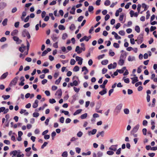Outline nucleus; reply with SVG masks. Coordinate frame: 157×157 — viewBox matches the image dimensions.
Wrapping results in <instances>:
<instances>
[{"instance_id":"1","label":"nucleus","mask_w":157,"mask_h":157,"mask_svg":"<svg viewBox=\"0 0 157 157\" xmlns=\"http://www.w3.org/2000/svg\"><path fill=\"white\" fill-rule=\"evenodd\" d=\"M122 106L123 104L122 103H120L117 106L114 110V112L116 115L120 113Z\"/></svg>"},{"instance_id":"2","label":"nucleus","mask_w":157,"mask_h":157,"mask_svg":"<svg viewBox=\"0 0 157 157\" xmlns=\"http://www.w3.org/2000/svg\"><path fill=\"white\" fill-rule=\"evenodd\" d=\"M22 35L23 37H25L27 36V38L29 39L30 38L31 36L29 33L26 29H24L23 30L22 33Z\"/></svg>"},{"instance_id":"3","label":"nucleus","mask_w":157,"mask_h":157,"mask_svg":"<svg viewBox=\"0 0 157 157\" xmlns=\"http://www.w3.org/2000/svg\"><path fill=\"white\" fill-rule=\"evenodd\" d=\"M101 103L98 102L97 103L95 107V111L96 112L101 113H102V110H99L101 107Z\"/></svg>"},{"instance_id":"4","label":"nucleus","mask_w":157,"mask_h":157,"mask_svg":"<svg viewBox=\"0 0 157 157\" xmlns=\"http://www.w3.org/2000/svg\"><path fill=\"white\" fill-rule=\"evenodd\" d=\"M19 77L18 76L15 77L13 80L11 81L10 84V86H15L16 85L18 80Z\"/></svg>"},{"instance_id":"5","label":"nucleus","mask_w":157,"mask_h":157,"mask_svg":"<svg viewBox=\"0 0 157 157\" xmlns=\"http://www.w3.org/2000/svg\"><path fill=\"white\" fill-rule=\"evenodd\" d=\"M76 60L77 61H78V64L81 65L82 63L83 59L81 57L77 56L75 57Z\"/></svg>"},{"instance_id":"6","label":"nucleus","mask_w":157,"mask_h":157,"mask_svg":"<svg viewBox=\"0 0 157 157\" xmlns=\"http://www.w3.org/2000/svg\"><path fill=\"white\" fill-rule=\"evenodd\" d=\"M13 39L16 42V43L17 44H20L22 42V40L16 36H14Z\"/></svg>"},{"instance_id":"7","label":"nucleus","mask_w":157,"mask_h":157,"mask_svg":"<svg viewBox=\"0 0 157 157\" xmlns=\"http://www.w3.org/2000/svg\"><path fill=\"white\" fill-rule=\"evenodd\" d=\"M117 145H112L109 148V149L113 151H116L117 150Z\"/></svg>"},{"instance_id":"8","label":"nucleus","mask_w":157,"mask_h":157,"mask_svg":"<svg viewBox=\"0 0 157 157\" xmlns=\"http://www.w3.org/2000/svg\"><path fill=\"white\" fill-rule=\"evenodd\" d=\"M139 127V125L137 124L136 126L134 127L133 129L131 131V133H133L136 132L138 130Z\"/></svg>"},{"instance_id":"9","label":"nucleus","mask_w":157,"mask_h":157,"mask_svg":"<svg viewBox=\"0 0 157 157\" xmlns=\"http://www.w3.org/2000/svg\"><path fill=\"white\" fill-rule=\"evenodd\" d=\"M26 47L23 44L21 45V46L19 48V51L21 52H23L26 49Z\"/></svg>"},{"instance_id":"10","label":"nucleus","mask_w":157,"mask_h":157,"mask_svg":"<svg viewBox=\"0 0 157 157\" xmlns=\"http://www.w3.org/2000/svg\"><path fill=\"white\" fill-rule=\"evenodd\" d=\"M97 129H93L92 131H89L88 132V134L89 136H90L91 135H94L97 132Z\"/></svg>"},{"instance_id":"11","label":"nucleus","mask_w":157,"mask_h":157,"mask_svg":"<svg viewBox=\"0 0 157 157\" xmlns=\"http://www.w3.org/2000/svg\"><path fill=\"white\" fill-rule=\"evenodd\" d=\"M126 53H124L123 54H121L120 56V59L122 60H125L126 58Z\"/></svg>"},{"instance_id":"12","label":"nucleus","mask_w":157,"mask_h":157,"mask_svg":"<svg viewBox=\"0 0 157 157\" xmlns=\"http://www.w3.org/2000/svg\"><path fill=\"white\" fill-rule=\"evenodd\" d=\"M131 79L132 80V83L133 84H134L135 83L138 81V78L137 76H136L132 78Z\"/></svg>"},{"instance_id":"13","label":"nucleus","mask_w":157,"mask_h":157,"mask_svg":"<svg viewBox=\"0 0 157 157\" xmlns=\"http://www.w3.org/2000/svg\"><path fill=\"white\" fill-rule=\"evenodd\" d=\"M8 74V72H6V73H4L1 75L0 78V79L2 80L5 78L7 76Z\"/></svg>"},{"instance_id":"14","label":"nucleus","mask_w":157,"mask_h":157,"mask_svg":"<svg viewBox=\"0 0 157 157\" xmlns=\"http://www.w3.org/2000/svg\"><path fill=\"white\" fill-rule=\"evenodd\" d=\"M75 51L78 54L81 53L82 52V51L81 50L79 46H76L75 49Z\"/></svg>"},{"instance_id":"15","label":"nucleus","mask_w":157,"mask_h":157,"mask_svg":"<svg viewBox=\"0 0 157 157\" xmlns=\"http://www.w3.org/2000/svg\"><path fill=\"white\" fill-rule=\"evenodd\" d=\"M62 94V92L61 89L58 90L56 92L55 95L58 96L59 97H60Z\"/></svg>"},{"instance_id":"16","label":"nucleus","mask_w":157,"mask_h":157,"mask_svg":"<svg viewBox=\"0 0 157 157\" xmlns=\"http://www.w3.org/2000/svg\"><path fill=\"white\" fill-rule=\"evenodd\" d=\"M85 71L84 72V75L86 74L88 72V70L87 69V68L85 66L83 67L82 68V71Z\"/></svg>"},{"instance_id":"17","label":"nucleus","mask_w":157,"mask_h":157,"mask_svg":"<svg viewBox=\"0 0 157 157\" xmlns=\"http://www.w3.org/2000/svg\"><path fill=\"white\" fill-rule=\"evenodd\" d=\"M38 100H36L33 105V107L34 108H36L38 106Z\"/></svg>"},{"instance_id":"18","label":"nucleus","mask_w":157,"mask_h":157,"mask_svg":"<svg viewBox=\"0 0 157 157\" xmlns=\"http://www.w3.org/2000/svg\"><path fill=\"white\" fill-rule=\"evenodd\" d=\"M53 40L55 42L56 41L58 38L59 37H57L56 35L53 34L51 36Z\"/></svg>"},{"instance_id":"19","label":"nucleus","mask_w":157,"mask_h":157,"mask_svg":"<svg viewBox=\"0 0 157 157\" xmlns=\"http://www.w3.org/2000/svg\"><path fill=\"white\" fill-rule=\"evenodd\" d=\"M18 33V31L17 29L13 30L11 33V35L13 36L16 35Z\"/></svg>"},{"instance_id":"20","label":"nucleus","mask_w":157,"mask_h":157,"mask_svg":"<svg viewBox=\"0 0 157 157\" xmlns=\"http://www.w3.org/2000/svg\"><path fill=\"white\" fill-rule=\"evenodd\" d=\"M142 7L143 8H144V11H146L148 8V6H147V5H146L145 3H143L142 4Z\"/></svg>"},{"instance_id":"21","label":"nucleus","mask_w":157,"mask_h":157,"mask_svg":"<svg viewBox=\"0 0 157 157\" xmlns=\"http://www.w3.org/2000/svg\"><path fill=\"white\" fill-rule=\"evenodd\" d=\"M21 152L20 150H18L17 153V157H24V155L23 154H21Z\"/></svg>"},{"instance_id":"22","label":"nucleus","mask_w":157,"mask_h":157,"mask_svg":"<svg viewBox=\"0 0 157 157\" xmlns=\"http://www.w3.org/2000/svg\"><path fill=\"white\" fill-rule=\"evenodd\" d=\"M106 89H104L103 90L100 91L99 93V94L101 95H103L106 94Z\"/></svg>"},{"instance_id":"23","label":"nucleus","mask_w":157,"mask_h":157,"mask_svg":"<svg viewBox=\"0 0 157 157\" xmlns=\"http://www.w3.org/2000/svg\"><path fill=\"white\" fill-rule=\"evenodd\" d=\"M82 111V109H79L77 110L73 114L74 116H75L80 113Z\"/></svg>"},{"instance_id":"24","label":"nucleus","mask_w":157,"mask_h":157,"mask_svg":"<svg viewBox=\"0 0 157 157\" xmlns=\"http://www.w3.org/2000/svg\"><path fill=\"white\" fill-rule=\"evenodd\" d=\"M125 60L119 59L118 62V64L120 66H122Z\"/></svg>"},{"instance_id":"25","label":"nucleus","mask_w":157,"mask_h":157,"mask_svg":"<svg viewBox=\"0 0 157 157\" xmlns=\"http://www.w3.org/2000/svg\"><path fill=\"white\" fill-rule=\"evenodd\" d=\"M75 6H73L70 11V13L71 14H75Z\"/></svg>"},{"instance_id":"26","label":"nucleus","mask_w":157,"mask_h":157,"mask_svg":"<svg viewBox=\"0 0 157 157\" xmlns=\"http://www.w3.org/2000/svg\"><path fill=\"white\" fill-rule=\"evenodd\" d=\"M17 152H18V150L17 151L14 150V151H11L10 152V154H13V155L12 156V157H13V156H16V155H17Z\"/></svg>"},{"instance_id":"27","label":"nucleus","mask_w":157,"mask_h":157,"mask_svg":"<svg viewBox=\"0 0 157 157\" xmlns=\"http://www.w3.org/2000/svg\"><path fill=\"white\" fill-rule=\"evenodd\" d=\"M8 19L7 18L5 19L2 22V24L3 26H5L7 25Z\"/></svg>"},{"instance_id":"28","label":"nucleus","mask_w":157,"mask_h":157,"mask_svg":"<svg viewBox=\"0 0 157 157\" xmlns=\"http://www.w3.org/2000/svg\"><path fill=\"white\" fill-rule=\"evenodd\" d=\"M87 116V113H85L84 114L80 116V118L82 119H85L86 118Z\"/></svg>"},{"instance_id":"29","label":"nucleus","mask_w":157,"mask_h":157,"mask_svg":"<svg viewBox=\"0 0 157 157\" xmlns=\"http://www.w3.org/2000/svg\"><path fill=\"white\" fill-rule=\"evenodd\" d=\"M58 28L59 30H64L65 29V27L63 25H59Z\"/></svg>"},{"instance_id":"30","label":"nucleus","mask_w":157,"mask_h":157,"mask_svg":"<svg viewBox=\"0 0 157 157\" xmlns=\"http://www.w3.org/2000/svg\"><path fill=\"white\" fill-rule=\"evenodd\" d=\"M67 155L68 153L67 151H64L62 154V156L63 157H67Z\"/></svg>"},{"instance_id":"31","label":"nucleus","mask_w":157,"mask_h":157,"mask_svg":"<svg viewBox=\"0 0 157 157\" xmlns=\"http://www.w3.org/2000/svg\"><path fill=\"white\" fill-rule=\"evenodd\" d=\"M79 68L78 66H75L74 67L73 69V71H74L77 72L79 71Z\"/></svg>"},{"instance_id":"32","label":"nucleus","mask_w":157,"mask_h":157,"mask_svg":"<svg viewBox=\"0 0 157 157\" xmlns=\"http://www.w3.org/2000/svg\"><path fill=\"white\" fill-rule=\"evenodd\" d=\"M135 57H131L130 56H129L128 58V60L129 61H132L134 60L135 59Z\"/></svg>"},{"instance_id":"33","label":"nucleus","mask_w":157,"mask_h":157,"mask_svg":"<svg viewBox=\"0 0 157 157\" xmlns=\"http://www.w3.org/2000/svg\"><path fill=\"white\" fill-rule=\"evenodd\" d=\"M108 61L106 59V60H104L102 61L101 62V64L102 65H106L107 64V63H108Z\"/></svg>"},{"instance_id":"34","label":"nucleus","mask_w":157,"mask_h":157,"mask_svg":"<svg viewBox=\"0 0 157 157\" xmlns=\"http://www.w3.org/2000/svg\"><path fill=\"white\" fill-rule=\"evenodd\" d=\"M124 78L125 77H124L123 78V80H124V82L126 83H129L130 81L129 79L128 78Z\"/></svg>"},{"instance_id":"35","label":"nucleus","mask_w":157,"mask_h":157,"mask_svg":"<svg viewBox=\"0 0 157 157\" xmlns=\"http://www.w3.org/2000/svg\"><path fill=\"white\" fill-rule=\"evenodd\" d=\"M110 4V2L109 0H106L104 3V4L106 6H108Z\"/></svg>"},{"instance_id":"36","label":"nucleus","mask_w":157,"mask_h":157,"mask_svg":"<svg viewBox=\"0 0 157 157\" xmlns=\"http://www.w3.org/2000/svg\"><path fill=\"white\" fill-rule=\"evenodd\" d=\"M61 77H60L58 79H57L56 80V82H55V84H57V85H58L59 84V83H60V81L61 80Z\"/></svg>"},{"instance_id":"37","label":"nucleus","mask_w":157,"mask_h":157,"mask_svg":"<svg viewBox=\"0 0 157 157\" xmlns=\"http://www.w3.org/2000/svg\"><path fill=\"white\" fill-rule=\"evenodd\" d=\"M135 30L137 32L139 33L140 31L139 27L138 25L136 26L135 28Z\"/></svg>"},{"instance_id":"38","label":"nucleus","mask_w":157,"mask_h":157,"mask_svg":"<svg viewBox=\"0 0 157 157\" xmlns=\"http://www.w3.org/2000/svg\"><path fill=\"white\" fill-rule=\"evenodd\" d=\"M97 156L98 157H101L103 156V153L101 151H98L97 153Z\"/></svg>"},{"instance_id":"39","label":"nucleus","mask_w":157,"mask_h":157,"mask_svg":"<svg viewBox=\"0 0 157 157\" xmlns=\"http://www.w3.org/2000/svg\"><path fill=\"white\" fill-rule=\"evenodd\" d=\"M2 97L4 100H6L10 98V96L9 95H3Z\"/></svg>"},{"instance_id":"40","label":"nucleus","mask_w":157,"mask_h":157,"mask_svg":"<svg viewBox=\"0 0 157 157\" xmlns=\"http://www.w3.org/2000/svg\"><path fill=\"white\" fill-rule=\"evenodd\" d=\"M147 15L146 16V19H148L149 18V17L150 16V12L149 10L147 11L146 12Z\"/></svg>"},{"instance_id":"41","label":"nucleus","mask_w":157,"mask_h":157,"mask_svg":"<svg viewBox=\"0 0 157 157\" xmlns=\"http://www.w3.org/2000/svg\"><path fill=\"white\" fill-rule=\"evenodd\" d=\"M124 111L125 114H128L129 113V111L128 109L126 108L124 110Z\"/></svg>"},{"instance_id":"42","label":"nucleus","mask_w":157,"mask_h":157,"mask_svg":"<svg viewBox=\"0 0 157 157\" xmlns=\"http://www.w3.org/2000/svg\"><path fill=\"white\" fill-rule=\"evenodd\" d=\"M67 37V35L66 33H63V35L62 38L63 40H65Z\"/></svg>"},{"instance_id":"43","label":"nucleus","mask_w":157,"mask_h":157,"mask_svg":"<svg viewBox=\"0 0 157 157\" xmlns=\"http://www.w3.org/2000/svg\"><path fill=\"white\" fill-rule=\"evenodd\" d=\"M49 102L51 104H53L55 103L56 102V101L54 98L50 99L49 100Z\"/></svg>"},{"instance_id":"44","label":"nucleus","mask_w":157,"mask_h":157,"mask_svg":"<svg viewBox=\"0 0 157 157\" xmlns=\"http://www.w3.org/2000/svg\"><path fill=\"white\" fill-rule=\"evenodd\" d=\"M107 154L109 155H113L114 152L112 151H108L107 152Z\"/></svg>"},{"instance_id":"45","label":"nucleus","mask_w":157,"mask_h":157,"mask_svg":"<svg viewBox=\"0 0 157 157\" xmlns=\"http://www.w3.org/2000/svg\"><path fill=\"white\" fill-rule=\"evenodd\" d=\"M142 66L141 65L138 68L137 72L138 73H140L141 72L142 70L141 68H142Z\"/></svg>"},{"instance_id":"46","label":"nucleus","mask_w":157,"mask_h":157,"mask_svg":"<svg viewBox=\"0 0 157 157\" xmlns=\"http://www.w3.org/2000/svg\"><path fill=\"white\" fill-rule=\"evenodd\" d=\"M75 29V26L74 24H72L70 27V29L71 30H73Z\"/></svg>"},{"instance_id":"47","label":"nucleus","mask_w":157,"mask_h":157,"mask_svg":"<svg viewBox=\"0 0 157 157\" xmlns=\"http://www.w3.org/2000/svg\"><path fill=\"white\" fill-rule=\"evenodd\" d=\"M94 9L92 6H89L88 7V11L90 12H91L93 11Z\"/></svg>"},{"instance_id":"48","label":"nucleus","mask_w":157,"mask_h":157,"mask_svg":"<svg viewBox=\"0 0 157 157\" xmlns=\"http://www.w3.org/2000/svg\"><path fill=\"white\" fill-rule=\"evenodd\" d=\"M76 62L75 60L74 59H71L70 61V64L71 65H74Z\"/></svg>"},{"instance_id":"49","label":"nucleus","mask_w":157,"mask_h":157,"mask_svg":"<svg viewBox=\"0 0 157 157\" xmlns=\"http://www.w3.org/2000/svg\"><path fill=\"white\" fill-rule=\"evenodd\" d=\"M90 154H91V152L90 151H88L87 153L83 152L82 153V155H90Z\"/></svg>"},{"instance_id":"50","label":"nucleus","mask_w":157,"mask_h":157,"mask_svg":"<svg viewBox=\"0 0 157 157\" xmlns=\"http://www.w3.org/2000/svg\"><path fill=\"white\" fill-rule=\"evenodd\" d=\"M39 115V114L37 113H33V116L34 117H37Z\"/></svg>"},{"instance_id":"51","label":"nucleus","mask_w":157,"mask_h":157,"mask_svg":"<svg viewBox=\"0 0 157 157\" xmlns=\"http://www.w3.org/2000/svg\"><path fill=\"white\" fill-rule=\"evenodd\" d=\"M83 134L82 132L81 131H79L77 133V136L78 137H81Z\"/></svg>"},{"instance_id":"52","label":"nucleus","mask_w":157,"mask_h":157,"mask_svg":"<svg viewBox=\"0 0 157 157\" xmlns=\"http://www.w3.org/2000/svg\"><path fill=\"white\" fill-rule=\"evenodd\" d=\"M141 7V5L140 4H139L137 5V10H138V13H140V8Z\"/></svg>"},{"instance_id":"53","label":"nucleus","mask_w":157,"mask_h":157,"mask_svg":"<svg viewBox=\"0 0 157 157\" xmlns=\"http://www.w3.org/2000/svg\"><path fill=\"white\" fill-rule=\"evenodd\" d=\"M124 17V15L123 14H122L120 15L119 18V20H120V21H123Z\"/></svg>"},{"instance_id":"54","label":"nucleus","mask_w":157,"mask_h":157,"mask_svg":"<svg viewBox=\"0 0 157 157\" xmlns=\"http://www.w3.org/2000/svg\"><path fill=\"white\" fill-rule=\"evenodd\" d=\"M110 18V16L109 14H106L105 17V21H107Z\"/></svg>"},{"instance_id":"55","label":"nucleus","mask_w":157,"mask_h":157,"mask_svg":"<svg viewBox=\"0 0 157 157\" xmlns=\"http://www.w3.org/2000/svg\"><path fill=\"white\" fill-rule=\"evenodd\" d=\"M119 34L121 35L124 36L125 34V32L124 31L121 30L119 31Z\"/></svg>"},{"instance_id":"56","label":"nucleus","mask_w":157,"mask_h":157,"mask_svg":"<svg viewBox=\"0 0 157 157\" xmlns=\"http://www.w3.org/2000/svg\"><path fill=\"white\" fill-rule=\"evenodd\" d=\"M62 113H64L65 115H68L69 114V112L68 111L61 110Z\"/></svg>"},{"instance_id":"57","label":"nucleus","mask_w":157,"mask_h":157,"mask_svg":"<svg viewBox=\"0 0 157 157\" xmlns=\"http://www.w3.org/2000/svg\"><path fill=\"white\" fill-rule=\"evenodd\" d=\"M121 148H119L117 151L116 152V154L117 155H119L121 153Z\"/></svg>"},{"instance_id":"58","label":"nucleus","mask_w":157,"mask_h":157,"mask_svg":"<svg viewBox=\"0 0 157 157\" xmlns=\"http://www.w3.org/2000/svg\"><path fill=\"white\" fill-rule=\"evenodd\" d=\"M75 151L77 153H79L81 151V149L78 147H76L75 148Z\"/></svg>"},{"instance_id":"59","label":"nucleus","mask_w":157,"mask_h":157,"mask_svg":"<svg viewBox=\"0 0 157 157\" xmlns=\"http://www.w3.org/2000/svg\"><path fill=\"white\" fill-rule=\"evenodd\" d=\"M42 72L46 74L49 72V70L48 69L46 68L42 71Z\"/></svg>"},{"instance_id":"60","label":"nucleus","mask_w":157,"mask_h":157,"mask_svg":"<svg viewBox=\"0 0 157 157\" xmlns=\"http://www.w3.org/2000/svg\"><path fill=\"white\" fill-rule=\"evenodd\" d=\"M83 18V16H80L78 18V21L79 22L81 21Z\"/></svg>"},{"instance_id":"61","label":"nucleus","mask_w":157,"mask_h":157,"mask_svg":"<svg viewBox=\"0 0 157 157\" xmlns=\"http://www.w3.org/2000/svg\"><path fill=\"white\" fill-rule=\"evenodd\" d=\"M6 40V38L5 37H2L0 40V41L1 42H3L5 41Z\"/></svg>"},{"instance_id":"62","label":"nucleus","mask_w":157,"mask_h":157,"mask_svg":"<svg viewBox=\"0 0 157 157\" xmlns=\"http://www.w3.org/2000/svg\"><path fill=\"white\" fill-rule=\"evenodd\" d=\"M49 17H51V19L52 20H54L55 17L53 16V14L52 13H49Z\"/></svg>"},{"instance_id":"63","label":"nucleus","mask_w":157,"mask_h":157,"mask_svg":"<svg viewBox=\"0 0 157 157\" xmlns=\"http://www.w3.org/2000/svg\"><path fill=\"white\" fill-rule=\"evenodd\" d=\"M113 46L115 48H119V45L117 43H114L113 44Z\"/></svg>"},{"instance_id":"64","label":"nucleus","mask_w":157,"mask_h":157,"mask_svg":"<svg viewBox=\"0 0 157 157\" xmlns=\"http://www.w3.org/2000/svg\"><path fill=\"white\" fill-rule=\"evenodd\" d=\"M46 13L45 11H43L41 13V17L42 18H44L45 17Z\"/></svg>"}]
</instances>
